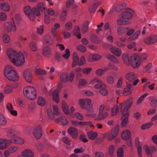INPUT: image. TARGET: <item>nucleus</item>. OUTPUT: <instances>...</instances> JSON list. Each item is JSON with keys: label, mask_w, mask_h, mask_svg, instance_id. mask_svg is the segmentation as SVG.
I'll return each instance as SVG.
<instances>
[{"label": "nucleus", "mask_w": 157, "mask_h": 157, "mask_svg": "<svg viewBox=\"0 0 157 157\" xmlns=\"http://www.w3.org/2000/svg\"><path fill=\"white\" fill-rule=\"evenodd\" d=\"M6 54L10 60L15 66L21 67L25 64V57L22 52L9 48L6 49Z\"/></svg>", "instance_id": "1"}, {"label": "nucleus", "mask_w": 157, "mask_h": 157, "mask_svg": "<svg viewBox=\"0 0 157 157\" xmlns=\"http://www.w3.org/2000/svg\"><path fill=\"white\" fill-rule=\"evenodd\" d=\"M132 99H129L120 105H121V111L122 112L123 117H121L122 120L121 125L122 127L125 126L127 124L128 120V117L129 115L128 111L130 109L132 102Z\"/></svg>", "instance_id": "2"}, {"label": "nucleus", "mask_w": 157, "mask_h": 157, "mask_svg": "<svg viewBox=\"0 0 157 157\" xmlns=\"http://www.w3.org/2000/svg\"><path fill=\"white\" fill-rule=\"evenodd\" d=\"M23 94L26 97L30 100H33L36 97V93L34 88L32 86L25 87L23 90Z\"/></svg>", "instance_id": "3"}, {"label": "nucleus", "mask_w": 157, "mask_h": 157, "mask_svg": "<svg viewBox=\"0 0 157 157\" xmlns=\"http://www.w3.org/2000/svg\"><path fill=\"white\" fill-rule=\"evenodd\" d=\"M4 28L8 33H14L16 31L17 26L13 18L11 21L6 22L4 25Z\"/></svg>", "instance_id": "4"}, {"label": "nucleus", "mask_w": 157, "mask_h": 157, "mask_svg": "<svg viewBox=\"0 0 157 157\" xmlns=\"http://www.w3.org/2000/svg\"><path fill=\"white\" fill-rule=\"evenodd\" d=\"M131 65L134 68H137L141 64V60L139 56L134 55L132 56L130 59Z\"/></svg>", "instance_id": "5"}, {"label": "nucleus", "mask_w": 157, "mask_h": 157, "mask_svg": "<svg viewBox=\"0 0 157 157\" xmlns=\"http://www.w3.org/2000/svg\"><path fill=\"white\" fill-rule=\"evenodd\" d=\"M52 147L51 144L48 141H46L44 144L38 143L36 145L37 150L39 151H42L44 149H50Z\"/></svg>", "instance_id": "6"}, {"label": "nucleus", "mask_w": 157, "mask_h": 157, "mask_svg": "<svg viewBox=\"0 0 157 157\" xmlns=\"http://www.w3.org/2000/svg\"><path fill=\"white\" fill-rule=\"evenodd\" d=\"M23 75L26 82L29 83H31L33 79L32 71L30 68L25 70L24 71Z\"/></svg>", "instance_id": "7"}, {"label": "nucleus", "mask_w": 157, "mask_h": 157, "mask_svg": "<svg viewBox=\"0 0 157 157\" xmlns=\"http://www.w3.org/2000/svg\"><path fill=\"white\" fill-rule=\"evenodd\" d=\"M143 148L145 150L146 154L149 157H152L153 153L156 150V147L154 145L149 147L147 145H145L143 146Z\"/></svg>", "instance_id": "8"}, {"label": "nucleus", "mask_w": 157, "mask_h": 157, "mask_svg": "<svg viewBox=\"0 0 157 157\" xmlns=\"http://www.w3.org/2000/svg\"><path fill=\"white\" fill-rule=\"evenodd\" d=\"M86 112L88 113V116L90 117H94L97 115V112L93 109L92 104L88 105L85 108Z\"/></svg>", "instance_id": "9"}, {"label": "nucleus", "mask_w": 157, "mask_h": 157, "mask_svg": "<svg viewBox=\"0 0 157 157\" xmlns=\"http://www.w3.org/2000/svg\"><path fill=\"white\" fill-rule=\"evenodd\" d=\"M144 41L147 44H153L157 41V36L156 35H152L147 36L144 39Z\"/></svg>", "instance_id": "10"}, {"label": "nucleus", "mask_w": 157, "mask_h": 157, "mask_svg": "<svg viewBox=\"0 0 157 157\" xmlns=\"http://www.w3.org/2000/svg\"><path fill=\"white\" fill-rule=\"evenodd\" d=\"M24 10L25 14L30 20L34 21L35 20V16L29 6H27L25 7Z\"/></svg>", "instance_id": "11"}, {"label": "nucleus", "mask_w": 157, "mask_h": 157, "mask_svg": "<svg viewBox=\"0 0 157 157\" xmlns=\"http://www.w3.org/2000/svg\"><path fill=\"white\" fill-rule=\"evenodd\" d=\"M8 76H5V77L8 80L11 81H17L19 78L18 74L15 70L13 72H11L8 75Z\"/></svg>", "instance_id": "12"}, {"label": "nucleus", "mask_w": 157, "mask_h": 157, "mask_svg": "<svg viewBox=\"0 0 157 157\" xmlns=\"http://www.w3.org/2000/svg\"><path fill=\"white\" fill-rule=\"evenodd\" d=\"M91 100L90 99H81L79 100L78 104L82 108L85 110L86 107L88 105L91 104Z\"/></svg>", "instance_id": "13"}, {"label": "nucleus", "mask_w": 157, "mask_h": 157, "mask_svg": "<svg viewBox=\"0 0 157 157\" xmlns=\"http://www.w3.org/2000/svg\"><path fill=\"white\" fill-rule=\"evenodd\" d=\"M10 140H7L3 138H0V149L4 150L6 149L9 146Z\"/></svg>", "instance_id": "14"}, {"label": "nucleus", "mask_w": 157, "mask_h": 157, "mask_svg": "<svg viewBox=\"0 0 157 157\" xmlns=\"http://www.w3.org/2000/svg\"><path fill=\"white\" fill-rule=\"evenodd\" d=\"M119 130V128L118 126H116L113 128L108 138V140L111 141L117 135Z\"/></svg>", "instance_id": "15"}, {"label": "nucleus", "mask_w": 157, "mask_h": 157, "mask_svg": "<svg viewBox=\"0 0 157 157\" xmlns=\"http://www.w3.org/2000/svg\"><path fill=\"white\" fill-rule=\"evenodd\" d=\"M0 9L3 12H8L10 10V7L9 4L4 2L0 4Z\"/></svg>", "instance_id": "16"}, {"label": "nucleus", "mask_w": 157, "mask_h": 157, "mask_svg": "<svg viewBox=\"0 0 157 157\" xmlns=\"http://www.w3.org/2000/svg\"><path fill=\"white\" fill-rule=\"evenodd\" d=\"M136 145L137 148L138 155L139 157H142V150L141 148V144L139 141V138L136 137L135 138Z\"/></svg>", "instance_id": "17"}, {"label": "nucleus", "mask_w": 157, "mask_h": 157, "mask_svg": "<svg viewBox=\"0 0 157 157\" xmlns=\"http://www.w3.org/2000/svg\"><path fill=\"white\" fill-rule=\"evenodd\" d=\"M68 132L74 139L77 138L78 136L77 130L75 128L70 127L67 130Z\"/></svg>", "instance_id": "18"}, {"label": "nucleus", "mask_w": 157, "mask_h": 157, "mask_svg": "<svg viewBox=\"0 0 157 157\" xmlns=\"http://www.w3.org/2000/svg\"><path fill=\"white\" fill-rule=\"evenodd\" d=\"M5 132L6 136L8 137H12L15 136L18 133L17 131H13L10 128H6L5 129Z\"/></svg>", "instance_id": "19"}, {"label": "nucleus", "mask_w": 157, "mask_h": 157, "mask_svg": "<svg viewBox=\"0 0 157 157\" xmlns=\"http://www.w3.org/2000/svg\"><path fill=\"white\" fill-rule=\"evenodd\" d=\"M137 75L133 72H131L127 73L125 75V78L129 82L133 81L137 77Z\"/></svg>", "instance_id": "20"}, {"label": "nucleus", "mask_w": 157, "mask_h": 157, "mask_svg": "<svg viewBox=\"0 0 157 157\" xmlns=\"http://www.w3.org/2000/svg\"><path fill=\"white\" fill-rule=\"evenodd\" d=\"M15 68L13 66L10 65H7L4 68V74L5 76L7 75V76H8L10 73L13 72L15 71Z\"/></svg>", "instance_id": "21"}, {"label": "nucleus", "mask_w": 157, "mask_h": 157, "mask_svg": "<svg viewBox=\"0 0 157 157\" xmlns=\"http://www.w3.org/2000/svg\"><path fill=\"white\" fill-rule=\"evenodd\" d=\"M24 157H34L33 152L31 150L26 149L23 151L21 153Z\"/></svg>", "instance_id": "22"}, {"label": "nucleus", "mask_w": 157, "mask_h": 157, "mask_svg": "<svg viewBox=\"0 0 157 157\" xmlns=\"http://www.w3.org/2000/svg\"><path fill=\"white\" fill-rule=\"evenodd\" d=\"M10 142L14 144H23L25 142L24 140L20 137H16L10 140Z\"/></svg>", "instance_id": "23"}, {"label": "nucleus", "mask_w": 157, "mask_h": 157, "mask_svg": "<svg viewBox=\"0 0 157 157\" xmlns=\"http://www.w3.org/2000/svg\"><path fill=\"white\" fill-rule=\"evenodd\" d=\"M108 115V113L106 111L98 113V117L95 120L97 121L103 120L107 118Z\"/></svg>", "instance_id": "24"}, {"label": "nucleus", "mask_w": 157, "mask_h": 157, "mask_svg": "<svg viewBox=\"0 0 157 157\" xmlns=\"http://www.w3.org/2000/svg\"><path fill=\"white\" fill-rule=\"evenodd\" d=\"M51 49L47 46H44L42 48V53L44 57H48L51 54Z\"/></svg>", "instance_id": "25"}, {"label": "nucleus", "mask_w": 157, "mask_h": 157, "mask_svg": "<svg viewBox=\"0 0 157 157\" xmlns=\"http://www.w3.org/2000/svg\"><path fill=\"white\" fill-rule=\"evenodd\" d=\"M110 51L113 54L117 57L120 56L121 54V50L119 48L112 47L110 48Z\"/></svg>", "instance_id": "26"}, {"label": "nucleus", "mask_w": 157, "mask_h": 157, "mask_svg": "<svg viewBox=\"0 0 157 157\" xmlns=\"http://www.w3.org/2000/svg\"><path fill=\"white\" fill-rule=\"evenodd\" d=\"M6 107L8 111L13 116H16L17 115V111L13 109L12 105L9 103L6 105Z\"/></svg>", "instance_id": "27"}, {"label": "nucleus", "mask_w": 157, "mask_h": 157, "mask_svg": "<svg viewBox=\"0 0 157 157\" xmlns=\"http://www.w3.org/2000/svg\"><path fill=\"white\" fill-rule=\"evenodd\" d=\"M72 57L73 61L72 64V67H74L76 65H78L79 58L77 54L75 52H73Z\"/></svg>", "instance_id": "28"}, {"label": "nucleus", "mask_w": 157, "mask_h": 157, "mask_svg": "<svg viewBox=\"0 0 157 157\" xmlns=\"http://www.w3.org/2000/svg\"><path fill=\"white\" fill-rule=\"evenodd\" d=\"M62 106L63 110L64 113L67 115H69L70 114L69 111V106L64 100L62 101Z\"/></svg>", "instance_id": "29"}, {"label": "nucleus", "mask_w": 157, "mask_h": 157, "mask_svg": "<svg viewBox=\"0 0 157 157\" xmlns=\"http://www.w3.org/2000/svg\"><path fill=\"white\" fill-rule=\"evenodd\" d=\"M131 135V133L129 131L125 130L121 134V136L124 140H127L130 138Z\"/></svg>", "instance_id": "30"}, {"label": "nucleus", "mask_w": 157, "mask_h": 157, "mask_svg": "<svg viewBox=\"0 0 157 157\" xmlns=\"http://www.w3.org/2000/svg\"><path fill=\"white\" fill-rule=\"evenodd\" d=\"M57 123L61 122L63 125H66L68 124L69 122L67 119L64 117L61 116L60 118H57L55 120Z\"/></svg>", "instance_id": "31"}, {"label": "nucleus", "mask_w": 157, "mask_h": 157, "mask_svg": "<svg viewBox=\"0 0 157 157\" xmlns=\"http://www.w3.org/2000/svg\"><path fill=\"white\" fill-rule=\"evenodd\" d=\"M28 45L30 49L33 52H36L37 50L36 43L33 41L29 42Z\"/></svg>", "instance_id": "32"}, {"label": "nucleus", "mask_w": 157, "mask_h": 157, "mask_svg": "<svg viewBox=\"0 0 157 157\" xmlns=\"http://www.w3.org/2000/svg\"><path fill=\"white\" fill-rule=\"evenodd\" d=\"M59 90H55L52 94L53 100L57 103H58L59 101Z\"/></svg>", "instance_id": "33"}, {"label": "nucleus", "mask_w": 157, "mask_h": 157, "mask_svg": "<svg viewBox=\"0 0 157 157\" xmlns=\"http://www.w3.org/2000/svg\"><path fill=\"white\" fill-rule=\"evenodd\" d=\"M101 56L100 55L95 54L90 55L89 56V60L90 62L94 61H97L101 58Z\"/></svg>", "instance_id": "34"}, {"label": "nucleus", "mask_w": 157, "mask_h": 157, "mask_svg": "<svg viewBox=\"0 0 157 157\" xmlns=\"http://www.w3.org/2000/svg\"><path fill=\"white\" fill-rule=\"evenodd\" d=\"M115 147L113 145L111 144L109 146L108 148L109 154V155L112 157L115 156Z\"/></svg>", "instance_id": "35"}, {"label": "nucleus", "mask_w": 157, "mask_h": 157, "mask_svg": "<svg viewBox=\"0 0 157 157\" xmlns=\"http://www.w3.org/2000/svg\"><path fill=\"white\" fill-rule=\"evenodd\" d=\"M132 17V14L130 11H127L124 13L121 16L122 18L130 19Z\"/></svg>", "instance_id": "36"}, {"label": "nucleus", "mask_w": 157, "mask_h": 157, "mask_svg": "<svg viewBox=\"0 0 157 157\" xmlns=\"http://www.w3.org/2000/svg\"><path fill=\"white\" fill-rule=\"evenodd\" d=\"M44 43L47 45L51 44L52 43V40L49 35H46L44 39Z\"/></svg>", "instance_id": "37"}, {"label": "nucleus", "mask_w": 157, "mask_h": 157, "mask_svg": "<svg viewBox=\"0 0 157 157\" xmlns=\"http://www.w3.org/2000/svg\"><path fill=\"white\" fill-rule=\"evenodd\" d=\"M68 74L65 72L61 74L60 75V78L63 82H67L68 80Z\"/></svg>", "instance_id": "38"}, {"label": "nucleus", "mask_w": 157, "mask_h": 157, "mask_svg": "<svg viewBox=\"0 0 157 157\" xmlns=\"http://www.w3.org/2000/svg\"><path fill=\"white\" fill-rule=\"evenodd\" d=\"M13 90L11 85H7L5 87L4 92L6 94H9L12 93Z\"/></svg>", "instance_id": "39"}, {"label": "nucleus", "mask_w": 157, "mask_h": 157, "mask_svg": "<svg viewBox=\"0 0 157 157\" xmlns=\"http://www.w3.org/2000/svg\"><path fill=\"white\" fill-rule=\"evenodd\" d=\"M2 40L4 43L5 44L9 43L10 41V36L7 34H4L2 36Z\"/></svg>", "instance_id": "40"}, {"label": "nucleus", "mask_w": 157, "mask_h": 157, "mask_svg": "<svg viewBox=\"0 0 157 157\" xmlns=\"http://www.w3.org/2000/svg\"><path fill=\"white\" fill-rule=\"evenodd\" d=\"M89 138L91 140H94L97 136L98 133L93 132H89L87 133Z\"/></svg>", "instance_id": "41"}, {"label": "nucleus", "mask_w": 157, "mask_h": 157, "mask_svg": "<svg viewBox=\"0 0 157 157\" xmlns=\"http://www.w3.org/2000/svg\"><path fill=\"white\" fill-rule=\"evenodd\" d=\"M105 57L115 63H118V60L114 56L110 54H108L105 56Z\"/></svg>", "instance_id": "42"}, {"label": "nucleus", "mask_w": 157, "mask_h": 157, "mask_svg": "<svg viewBox=\"0 0 157 157\" xmlns=\"http://www.w3.org/2000/svg\"><path fill=\"white\" fill-rule=\"evenodd\" d=\"M128 29V28L120 27L117 28V33L119 36L122 35L125 32V31Z\"/></svg>", "instance_id": "43"}, {"label": "nucleus", "mask_w": 157, "mask_h": 157, "mask_svg": "<svg viewBox=\"0 0 157 157\" xmlns=\"http://www.w3.org/2000/svg\"><path fill=\"white\" fill-rule=\"evenodd\" d=\"M7 122L6 118L2 114L0 115V126L5 125Z\"/></svg>", "instance_id": "44"}, {"label": "nucleus", "mask_w": 157, "mask_h": 157, "mask_svg": "<svg viewBox=\"0 0 157 157\" xmlns=\"http://www.w3.org/2000/svg\"><path fill=\"white\" fill-rule=\"evenodd\" d=\"M148 95L147 93H146L141 96L137 100L136 104L137 105H140L144 98Z\"/></svg>", "instance_id": "45"}, {"label": "nucleus", "mask_w": 157, "mask_h": 157, "mask_svg": "<svg viewBox=\"0 0 157 157\" xmlns=\"http://www.w3.org/2000/svg\"><path fill=\"white\" fill-rule=\"evenodd\" d=\"M38 104L41 106H44L46 104V101L44 98L40 96L39 97L37 100Z\"/></svg>", "instance_id": "46"}, {"label": "nucleus", "mask_w": 157, "mask_h": 157, "mask_svg": "<svg viewBox=\"0 0 157 157\" xmlns=\"http://www.w3.org/2000/svg\"><path fill=\"white\" fill-rule=\"evenodd\" d=\"M117 23L120 25H126L129 24L130 22L127 20L124 19H118L117 20Z\"/></svg>", "instance_id": "47"}, {"label": "nucleus", "mask_w": 157, "mask_h": 157, "mask_svg": "<svg viewBox=\"0 0 157 157\" xmlns=\"http://www.w3.org/2000/svg\"><path fill=\"white\" fill-rule=\"evenodd\" d=\"M117 154L118 157H124V150L122 147L118 148L117 152Z\"/></svg>", "instance_id": "48"}, {"label": "nucleus", "mask_w": 157, "mask_h": 157, "mask_svg": "<svg viewBox=\"0 0 157 157\" xmlns=\"http://www.w3.org/2000/svg\"><path fill=\"white\" fill-rule=\"evenodd\" d=\"M97 84L94 85V87L96 89H101L102 88H105V85L99 80V82H97Z\"/></svg>", "instance_id": "49"}, {"label": "nucleus", "mask_w": 157, "mask_h": 157, "mask_svg": "<svg viewBox=\"0 0 157 157\" xmlns=\"http://www.w3.org/2000/svg\"><path fill=\"white\" fill-rule=\"evenodd\" d=\"M36 7L37 9L40 11L45 10L46 9V7L45 6L44 4L42 2L37 3L36 4Z\"/></svg>", "instance_id": "50"}, {"label": "nucleus", "mask_w": 157, "mask_h": 157, "mask_svg": "<svg viewBox=\"0 0 157 157\" xmlns=\"http://www.w3.org/2000/svg\"><path fill=\"white\" fill-rule=\"evenodd\" d=\"M33 136L36 139H40L42 136V132L33 131Z\"/></svg>", "instance_id": "51"}, {"label": "nucleus", "mask_w": 157, "mask_h": 157, "mask_svg": "<svg viewBox=\"0 0 157 157\" xmlns=\"http://www.w3.org/2000/svg\"><path fill=\"white\" fill-rule=\"evenodd\" d=\"M153 122L152 121L143 124L141 128L142 130H145L150 128L153 125Z\"/></svg>", "instance_id": "52"}, {"label": "nucleus", "mask_w": 157, "mask_h": 157, "mask_svg": "<svg viewBox=\"0 0 157 157\" xmlns=\"http://www.w3.org/2000/svg\"><path fill=\"white\" fill-rule=\"evenodd\" d=\"M119 111V108L117 105H115L111 109V114L112 116H115L117 115Z\"/></svg>", "instance_id": "53"}, {"label": "nucleus", "mask_w": 157, "mask_h": 157, "mask_svg": "<svg viewBox=\"0 0 157 157\" xmlns=\"http://www.w3.org/2000/svg\"><path fill=\"white\" fill-rule=\"evenodd\" d=\"M36 73L37 75H44L46 74V71L45 70H43L40 68H38L36 69Z\"/></svg>", "instance_id": "54"}, {"label": "nucleus", "mask_w": 157, "mask_h": 157, "mask_svg": "<svg viewBox=\"0 0 157 157\" xmlns=\"http://www.w3.org/2000/svg\"><path fill=\"white\" fill-rule=\"evenodd\" d=\"M91 41L95 43H99L101 42V40L98 39L97 37L94 35H92L90 36Z\"/></svg>", "instance_id": "55"}, {"label": "nucleus", "mask_w": 157, "mask_h": 157, "mask_svg": "<svg viewBox=\"0 0 157 157\" xmlns=\"http://www.w3.org/2000/svg\"><path fill=\"white\" fill-rule=\"evenodd\" d=\"M33 131L42 132L41 125L39 124L35 125L33 128Z\"/></svg>", "instance_id": "56"}, {"label": "nucleus", "mask_w": 157, "mask_h": 157, "mask_svg": "<svg viewBox=\"0 0 157 157\" xmlns=\"http://www.w3.org/2000/svg\"><path fill=\"white\" fill-rule=\"evenodd\" d=\"M140 31H137L132 36H130L129 38V39L131 40L132 41L136 39L140 35Z\"/></svg>", "instance_id": "57"}, {"label": "nucleus", "mask_w": 157, "mask_h": 157, "mask_svg": "<svg viewBox=\"0 0 157 157\" xmlns=\"http://www.w3.org/2000/svg\"><path fill=\"white\" fill-rule=\"evenodd\" d=\"M76 48L78 51L82 52H84L86 50L85 47L82 45H77Z\"/></svg>", "instance_id": "58"}, {"label": "nucleus", "mask_w": 157, "mask_h": 157, "mask_svg": "<svg viewBox=\"0 0 157 157\" xmlns=\"http://www.w3.org/2000/svg\"><path fill=\"white\" fill-rule=\"evenodd\" d=\"M52 109L53 111V113L56 115H58L60 114L59 107L56 105H53L52 106Z\"/></svg>", "instance_id": "59"}, {"label": "nucleus", "mask_w": 157, "mask_h": 157, "mask_svg": "<svg viewBox=\"0 0 157 157\" xmlns=\"http://www.w3.org/2000/svg\"><path fill=\"white\" fill-rule=\"evenodd\" d=\"M150 82H148L145 83L144 86V89H145L146 87L148 86L149 89L151 90H153L154 89H156V88L154 89V86L155 85V83H152L151 84H150Z\"/></svg>", "instance_id": "60"}, {"label": "nucleus", "mask_w": 157, "mask_h": 157, "mask_svg": "<svg viewBox=\"0 0 157 157\" xmlns=\"http://www.w3.org/2000/svg\"><path fill=\"white\" fill-rule=\"evenodd\" d=\"M18 149V147L16 146H13L10 147L9 149V150L11 154H13L17 151Z\"/></svg>", "instance_id": "61"}, {"label": "nucleus", "mask_w": 157, "mask_h": 157, "mask_svg": "<svg viewBox=\"0 0 157 157\" xmlns=\"http://www.w3.org/2000/svg\"><path fill=\"white\" fill-rule=\"evenodd\" d=\"M54 114L52 113V110L51 109H48V115L50 119L53 120L54 119Z\"/></svg>", "instance_id": "62"}, {"label": "nucleus", "mask_w": 157, "mask_h": 157, "mask_svg": "<svg viewBox=\"0 0 157 157\" xmlns=\"http://www.w3.org/2000/svg\"><path fill=\"white\" fill-rule=\"evenodd\" d=\"M7 19V15L6 13L4 12L0 13V20L2 21H5Z\"/></svg>", "instance_id": "63"}, {"label": "nucleus", "mask_w": 157, "mask_h": 157, "mask_svg": "<svg viewBox=\"0 0 157 157\" xmlns=\"http://www.w3.org/2000/svg\"><path fill=\"white\" fill-rule=\"evenodd\" d=\"M106 81L109 84H112L114 82V78L111 75H109L107 77Z\"/></svg>", "instance_id": "64"}]
</instances>
